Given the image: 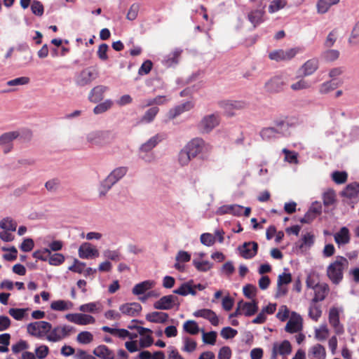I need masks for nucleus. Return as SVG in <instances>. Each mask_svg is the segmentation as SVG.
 Segmentation results:
<instances>
[{
  "label": "nucleus",
  "mask_w": 359,
  "mask_h": 359,
  "mask_svg": "<svg viewBox=\"0 0 359 359\" xmlns=\"http://www.w3.org/2000/svg\"><path fill=\"white\" fill-rule=\"evenodd\" d=\"M259 135L263 140L269 141L278 137L275 127H266L261 130Z\"/></svg>",
  "instance_id": "39"
},
{
  "label": "nucleus",
  "mask_w": 359,
  "mask_h": 359,
  "mask_svg": "<svg viewBox=\"0 0 359 359\" xmlns=\"http://www.w3.org/2000/svg\"><path fill=\"white\" fill-rule=\"evenodd\" d=\"M194 107V104L190 101H187L182 104L177 105L170 109L168 112L169 118L173 119L183 112L191 110Z\"/></svg>",
  "instance_id": "26"
},
{
  "label": "nucleus",
  "mask_w": 359,
  "mask_h": 359,
  "mask_svg": "<svg viewBox=\"0 0 359 359\" xmlns=\"http://www.w3.org/2000/svg\"><path fill=\"white\" fill-rule=\"evenodd\" d=\"M186 149L189 152L191 157H196L198 155H207L210 153L212 146L206 143L202 138L192 139L186 146Z\"/></svg>",
  "instance_id": "2"
},
{
  "label": "nucleus",
  "mask_w": 359,
  "mask_h": 359,
  "mask_svg": "<svg viewBox=\"0 0 359 359\" xmlns=\"http://www.w3.org/2000/svg\"><path fill=\"white\" fill-rule=\"evenodd\" d=\"M140 10V6L138 4H133L126 15V18L128 20H134L136 19Z\"/></svg>",
  "instance_id": "60"
},
{
  "label": "nucleus",
  "mask_w": 359,
  "mask_h": 359,
  "mask_svg": "<svg viewBox=\"0 0 359 359\" xmlns=\"http://www.w3.org/2000/svg\"><path fill=\"white\" fill-rule=\"evenodd\" d=\"M217 336V332L215 331L209 332L203 331V341L206 344L214 345L216 342Z\"/></svg>",
  "instance_id": "54"
},
{
  "label": "nucleus",
  "mask_w": 359,
  "mask_h": 359,
  "mask_svg": "<svg viewBox=\"0 0 359 359\" xmlns=\"http://www.w3.org/2000/svg\"><path fill=\"white\" fill-rule=\"evenodd\" d=\"M97 72L93 67H88L77 76L76 82L80 86L90 84L97 77Z\"/></svg>",
  "instance_id": "10"
},
{
  "label": "nucleus",
  "mask_w": 359,
  "mask_h": 359,
  "mask_svg": "<svg viewBox=\"0 0 359 359\" xmlns=\"http://www.w3.org/2000/svg\"><path fill=\"white\" fill-rule=\"evenodd\" d=\"M200 240L201 243L206 246H211L215 243V238L209 233H202Z\"/></svg>",
  "instance_id": "62"
},
{
  "label": "nucleus",
  "mask_w": 359,
  "mask_h": 359,
  "mask_svg": "<svg viewBox=\"0 0 359 359\" xmlns=\"http://www.w3.org/2000/svg\"><path fill=\"white\" fill-rule=\"evenodd\" d=\"M93 339V335L87 331L81 332L77 335V340L81 344H89Z\"/></svg>",
  "instance_id": "58"
},
{
  "label": "nucleus",
  "mask_w": 359,
  "mask_h": 359,
  "mask_svg": "<svg viewBox=\"0 0 359 359\" xmlns=\"http://www.w3.org/2000/svg\"><path fill=\"white\" fill-rule=\"evenodd\" d=\"M328 320L330 325L334 329L336 334L344 332V327L339 321V311L337 307H332L329 311Z\"/></svg>",
  "instance_id": "14"
},
{
  "label": "nucleus",
  "mask_w": 359,
  "mask_h": 359,
  "mask_svg": "<svg viewBox=\"0 0 359 359\" xmlns=\"http://www.w3.org/2000/svg\"><path fill=\"white\" fill-rule=\"evenodd\" d=\"M159 111L158 107H152L148 109L139 121V123H151Z\"/></svg>",
  "instance_id": "35"
},
{
  "label": "nucleus",
  "mask_w": 359,
  "mask_h": 359,
  "mask_svg": "<svg viewBox=\"0 0 359 359\" xmlns=\"http://www.w3.org/2000/svg\"><path fill=\"white\" fill-rule=\"evenodd\" d=\"M238 307L241 308V311L245 316H252L258 311V306L256 300H253L252 302H243V301H240L238 302Z\"/></svg>",
  "instance_id": "28"
},
{
  "label": "nucleus",
  "mask_w": 359,
  "mask_h": 359,
  "mask_svg": "<svg viewBox=\"0 0 359 359\" xmlns=\"http://www.w3.org/2000/svg\"><path fill=\"white\" fill-rule=\"evenodd\" d=\"M0 228L7 231H15L17 228V224L12 219L6 217L0 222Z\"/></svg>",
  "instance_id": "46"
},
{
  "label": "nucleus",
  "mask_w": 359,
  "mask_h": 359,
  "mask_svg": "<svg viewBox=\"0 0 359 359\" xmlns=\"http://www.w3.org/2000/svg\"><path fill=\"white\" fill-rule=\"evenodd\" d=\"M292 352V346L289 341L284 340L281 343H274L270 359H276L277 355H288Z\"/></svg>",
  "instance_id": "13"
},
{
  "label": "nucleus",
  "mask_w": 359,
  "mask_h": 359,
  "mask_svg": "<svg viewBox=\"0 0 359 359\" xmlns=\"http://www.w3.org/2000/svg\"><path fill=\"white\" fill-rule=\"evenodd\" d=\"M83 312L97 313L101 309V304L99 302H90L83 304L79 308Z\"/></svg>",
  "instance_id": "48"
},
{
  "label": "nucleus",
  "mask_w": 359,
  "mask_h": 359,
  "mask_svg": "<svg viewBox=\"0 0 359 359\" xmlns=\"http://www.w3.org/2000/svg\"><path fill=\"white\" fill-rule=\"evenodd\" d=\"M180 305L179 299L177 296L169 294L160 298L154 304V308L157 310H170L174 306L178 309Z\"/></svg>",
  "instance_id": "7"
},
{
  "label": "nucleus",
  "mask_w": 359,
  "mask_h": 359,
  "mask_svg": "<svg viewBox=\"0 0 359 359\" xmlns=\"http://www.w3.org/2000/svg\"><path fill=\"white\" fill-rule=\"evenodd\" d=\"M220 118L218 114L206 115L198 124V128L203 133H209L219 124Z\"/></svg>",
  "instance_id": "4"
},
{
  "label": "nucleus",
  "mask_w": 359,
  "mask_h": 359,
  "mask_svg": "<svg viewBox=\"0 0 359 359\" xmlns=\"http://www.w3.org/2000/svg\"><path fill=\"white\" fill-rule=\"evenodd\" d=\"M126 167H119L114 169L104 180L102 183V187L104 191H101L100 194L104 195L105 193L120 179H121L127 172Z\"/></svg>",
  "instance_id": "3"
},
{
  "label": "nucleus",
  "mask_w": 359,
  "mask_h": 359,
  "mask_svg": "<svg viewBox=\"0 0 359 359\" xmlns=\"http://www.w3.org/2000/svg\"><path fill=\"white\" fill-rule=\"evenodd\" d=\"M20 136L18 130H13L4 133L0 135V147L4 154H7L13 148V141Z\"/></svg>",
  "instance_id": "8"
},
{
  "label": "nucleus",
  "mask_w": 359,
  "mask_h": 359,
  "mask_svg": "<svg viewBox=\"0 0 359 359\" xmlns=\"http://www.w3.org/2000/svg\"><path fill=\"white\" fill-rule=\"evenodd\" d=\"M93 353L101 359H114L115 358L114 352L105 345H100L96 347Z\"/></svg>",
  "instance_id": "34"
},
{
  "label": "nucleus",
  "mask_w": 359,
  "mask_h": 359,
  "mask_svg": "<svg viewBox=\"0 0 359 359\" xmlns=\"http://www.w3.org/2000/svg\"><path fill=\"white\" fill-rule=\"evenodd\" d=\"M51 325L46 321H36L27 325V332L35 337H43L51 329Z\"/></svg>",
  "instance_id": "6"
},
{
  "label": "nucleus",
  "mask_w": 359,
  "mask_h": 359,
  "mask_svg": "<svg viewBox=\"0 0 359 359\" xmlns=\"http://www.w3.org/2000/svg\"><path fill=\"white\" fill-rule=\"evenodd\" d=\"M322 315L321 306L311 301L309 309V316L317 322Z\"/></svg>",
  "instance_id": "41"
},
{
  "label": "nucleus",
  "mask_w": 359,
  "mask_h": 359,
  "mask_svg": "<svg viewBox=\"0 0 359 359\" xmlns=\"http://www.w3.org/2000/svg\"><path fill=\"white\" fill-rule=\"evenodd\" d=\"M329 334V330L326 325H321L320 328L315 330V337L320 340H325Z\"/></svg>",
  "instance_id": "55"
},
{
  "label": "nucleus",
  "mask_w": 359,
  "mask_h": 359,
  "mask_svg": "<svg viewBox=\"0 0 359 359\" xmlns=\"http://www.w3.org/2000/svg\"><path fill=\"white\" fill-rule=\"evenodd\" d=\"M287 4V0H273L269 6V12L271 13H276L284 8Z\"/></svg>",
  "instance_id": "47"
},
{
  "label": "nucleus",
  "mask_w": 359,
  "mask_h": 359,
  "mask_svg": "<svg viewBox=\"0 0 359 359\" xmlns=\"http://www.w3.org/2000/svg\"><path fill=\"white\" fill-rule=\"evenodd\" d=\"M241 255L246 259L253 258L257 253L258 244L255 242H245L238 247Z\"/></svg>",
  "instance_id": "15"
},
{
  "label": "nucleus",
  "mask_w": 359,
  "mask_h": 359,
  "mask_svg": "<svg viewBox=\"0 0 359 359\" xmlns=\"http://www.w3.org/2000/svg\"><path fill=\"white\" fill-rule=\"evenodd\" d=\"M173 292L182 296H187L188 294L192 295L196 294V290L187 283L182 284L179 288L173 290Z\"/></svg>",
  "instance_id": "44"
},
{
  "label": "nucleus",
  "mask_w": 359,
  "mask_h": 359,
  "mask_svg": "<svg viewBox=\"0 0 359 359\" xmlns=\"http://www.w3.org/2000/svg\"><path fill=\"white\" fill-rule=\"evenodd\" d=\"M112 104H113V102L111 100H107L97 104L94 108L93 111L95 114L104 113V112L107 111L108 109H109L111 107Z\"/></svg>",
  "instance_id": "52"
},
{
  "label": "nucleus",
  "mask_w": 359,
  "mask_h": 359,
  "mask_svg": "<svg viewBox=\"0 0 359 359\" xmlns=\"http://www.w3.org/2000/svg\"><path fill=\"white\" fill-rule=\"evenodd\" d=\"M184 346L182 348V351L187 353L194 352L197 347V343L195 340L190 337H184L183 339Z\"/></svg>",
  "instance_id": "45"
},
{
  "label": "nucleus",
  "mask_w": 359,
  "mask_h": 359,
  "mask_svg": "<svg viewBox=\"0 0 359 359\" xmlns=\"http://www.w3.org/2000/svg\"><path fill=\"white\" fill-rule=\"evenodd\" d=\"M314 243V236L311 233H306L302 237V240L299 241V244L298 247L300 249H303L304 248H310Z\"/></svg>",
  "instance_id": "49"
},
{
  "label": "nucleus",
  "mask_w": 359,
  "mask_h": 359,
  "mask_svg": "<svg viewBox=\"0 0 359 359\" xmlns=\"http://www.w3.org/2000/svg\"><path fill=\"white\" fill-rule=\"evenodd\" d=\"M337 86H338V83L333 81H327V82L322 83L320 86L319 92L321 94H327L330 92L336 89L337 88Z\"/></svg>",
  "instance_id": "50"
},
{
  "label": "nucleus",
  "mask_w": 359,
  "mask_h": 359,
  "mask_svg": "<svg viewBox=\"0 0 359 359\" xmlns=\"http://www.w3.org/2000/svg\"><path fill=\"white\" fill-rule=\"evenodd\" d=\"M218 104L226 114L230 116L234 114L235 110L242 109L246 106L245 102L238 100H222L219 102Z\"/></svg>",
  "instance_id": "12"
},
{
  "label": "nucleus",
  "mask_w": 359,
  "mask_h": 359,
  "mask_svg": "<svg viewBox=\"0 0 359 359\" xmlns=\"http://www.w3.org/2000/svg\"><path fill=\"white\" fill-rule=\"evenodd\" d=\"M193 264L196 268V269L199 271H208L212 268V264L208 261H197L196 259L193 260Z\"/></svg>",
  "instance_id": "56"
},
{
  "label": "nucleus",
  "mask_w": 359,
  "mask_h": 359,
  "mask_svg": "<svg viewBox=\"0 0 359 359\" xmlns=\"http://www.w3.org/2000/svg\"><path fill=\"white\" fill-rule=\"evenodd\" d=\"M182 50L180 49H175L168 55H165L162 62L166 67H171L178 63Z\"/></svg>",
  "instance_id": "31"
},
{
  "label": "nucleus",
  "mask_w": 359,
  "mask_h": 359,
  "mask_svg": "<svg viewBox=\"0 0 359 359\" xmlns=\"http://www.w3.org/2000/svg\"><path fill=\"white\" fill-rule=\"evenodd\" d=\"M349 43L353 45L359 44V21L355 25L352 30L349 38Z\"/></svg>",
  "instance_id": "61"
},
{
  "label": "nucleus",
  "mask_w": 359,
  "mask_h": 359,
  "mask_svg": "<svg viewBox=\"0 0 359 359\" xmlns=\"http://www.w3.org/2000/svg\"><path fill=\"white\" fill-rule=\"evenodd\" d=\"M302 330V318L300 316L293 314L287 321L285 330L288 333H296Z\"/></svg>",
  "instance_id": "20"
},
{
  "label": "nucleus",
  "mask_w": 359,
  "mask_h": 359,
  "mask_svg": "<svg viewBox=\"0 0 359 359\" xmlns=\"http://www.w3.org/2000/svg\"><path fill=\"white\" fill-rule=\"evenodd\" d=\"M67 334L65 327L55 328L48 336L47 339L51 341H58L63 339Z\"/></svg>",
  "instance_id": "37"
},
{
  "label": "nucleus",
  "mask_w": 359,
  "mask_h": 359,
  "mask_svg": "<svg viewBox=\"0 0 359 359\" xmlns=\"http://www.w3.org/2000/svg\"><path fill=\"white\" fill-rule=\"evenodd\" d=\"M79 257L82 259H90L99 257L98 250L90 243H83L79 248Z\"/></svg>",
  "instance_id": "16"
},
{
  "label": "nucleus",
  "mask_w": 359,
  "mask_h": 359,
  "mask_svg": "<svg viewBox=\"0 0 359 359\" xmlns=\"http://www.w3.org/2000/svg\"><path fill=\"white\" fill-rule=\"evenodd\" d=\"M311 86V84L309 81L305 80L304 79H301L299 81H297L296 83H292L290 86V88H292V90L297 91V90H304V89H308Z\"/></svg>",
  "instance_id": "53"
},
{
  "label": "nucleus",
  "mask_w": 359,
  "mask_h": 359,
  "mask_svg": "<svg viewBox=\"0 0 359 359\" xmlns=\"http://www.w3.org/2000/svg\"><path fill=\"white\" fill-rule=\"evenodd\" d=\"M274 124L278 135L287 137L291 135L290 128L292 125L289 122L285 120H277L274 122Z\"/></svg>",
  "instance_id": "30"
},
{
  "label": "nucleus",
  "mask_w": 359,
  "mask_h": 359,
  "mask_svg": "<svg viewBox=\"0 0 359 359\" xmlns=\"http://www.w3.org/2000/svg\"><path fill=\"white\" fill-rule=\"evenodd\" d=\"M314 297L311 301L313 303L323 301L330 291L329 286L327 283H317L313 287Z\"/></svg>",
  "instance_id": "19"
},
{
  "label": "nucleus",
  "mask_w": 359,
  "mask_h": 359,
  "mask_svg": "<svg viewBox=\"0 0 359 359\" xmlns=\"http://www.w3.org/2000/svg\"><path fill=\"white\" fill-rule=\"evenodd\" d=\"M107 90V87L104 86H97L94 87L90 92L88 99L91 102H98L104 97V93Z\"/></svg>",
  "instance_id": "29"
},
{
  "label": "nucleus",
  "mask_w": 359,
  "mask_h": 359,
  "mask_svg": "<svg viewBox=\"0 0 359 359\" xmlns=\"http://www.w3.org/2000/svg\"><path fill=\"white\" fill-rule=\"evenodd\" d=\"M146 320L154 323H165L169 316L167 313L161 311H153L146 315Z\"/></svg>",
  "instance_id": "32"
},
{
  "label": "nucleus",
  "mask_w": 359,
  "mask_h": 359,
  "mask_svg": "<svg viewBox=\"0 0 359 359\" xmlns=\"http://www.w3.org/2000/svg\"><path fill=\"white\" fill-rule=\"evenodd\" d=\"M163 139V136L160 134H157L151 137L147 142L144 143L140 149L143 151L147 152L154 148L158 142Z\"/></svg>",
  "instance_id": "38"
},
{
  "label": "nucleus",
  "mask_w": 359,
  "mask_h": 359,
  "mask_svg": "<svg viewBox=\"0 0 359 359\" xmlns=\"http://www.w3.org/2000/svg\"><path fill=\"white\" fill-rule=\"evenodd\" d=\"M183 330L185 332L191 335H196L200 331L198 323L193 320H188L184 322L183 325Z\"/></svg>",
  "instance_id": "40"
},
{
  "label": "nucleus",
  "mask_w": 359,
  "mask_h": 359,
  "mask_svg": "<svg viewBox=\"0 0 359 359\" xmlns=\"http://www.w3.org/2000/svg\"><path fill=\"white\" fill-rule=\"evenodd\" d=\"M308 358L309 359H325L326 351L325 347L320 344L312 346L308 351Z\"/></svg>",
  "instance_id": "25"
},
{
  "label": "nucleus",
  "mask_w": 359,
  "mask_h": 359,
  "mask_svg": "<svg viewBox=\"0 0 359 359\" xmlns=\"http://www.w3.org/2000/svg\"><path fill=\"white\" fill-rule=\"evenodd\" d=\"M152 286V283L149 280H145L135 285L133 288V293L135 295L144 294Z\"/></svg>",
  "instance_id": "43"
},
{
  "label": "nucleus",
  "mask_w": 359,
  "mask_h": 359,
  "mask_svg": "<svg viewBox=\"0 0 359 359\" xmlns=\"http://www.w3.org/2000/svg\"><path fill=\"white\" fill-rule=\"evenodd\" d=\"M231 350L229 346H222L218 353L217 359H230Z\"/></svg>",
  "instance_id": "64"
},
{
  "label": "nucleus",
  "mask_w": 359,
  "mask_h": 359,
  "mask_svg": "<svg viewBox=\"0 0 359 359\" xmlns=\"http://www.w3.org/2000/svg\"><path fill=\"white\" fill-rule=\"evenodd\" d=\"M301 50L299 48H293L287 50H276L269 54V57L276 62L288 61L295 57Z\"/></svg>",
  "instance_id": "5"
},
{
  "label": "nucleus",
  "mask_w": 359,
  "mask_h": 359,
  "mask_svg": "<svg viewBox=\"0 0 359 359\" xmlns=\"http://www.w3.org/2000/svg\"><path fill=\"white\" fill-rule=\"evenodd\" d=\"M318 67V61L313 58L306 61L300 68L303 76H306L313 74Z\"/></svg>",
  "instance_id": "33"
},
{
  "label": "nucleus",
  "mask_w": 359,
  "mask_h": 359,
  "mask_svg": "<svg viewBox=\"0 0 359 359\" xmlns=\"http://www.w3.org/2000/svg\"><path fill=\"white\" fill-rule=\"evenodd\" d=\"M142 309L140 304L137 302L126 303L120 306L119 310L122 314L131 317L137 316Z\"/></svg>",
  "instance_id": "17"
},
{
  "label": "nucleus",
  "mask_w": 359,
  "mask_h": 359,
  "mask_svg": "<svg viewBox=\"0 0 359 359\" xmlns=\"http://www.w3.org/2000/svg\"><path fill=\"white\" fill-rule=\"evenodd\" d=\"M264 7L262 6V2H260V5L259 8L255 10L251 11L248 15V18L249 21L255 27L257 25H259L264 21Z\"/></svg>",
  "instance_id": "22"
},
{
  "label": "nucleus",
  "mask_w": 359,
  "mask_h": 359,
  "mask_svg": "<svg viewBox=\"0 0 359 359\" xmlns=\"http://www.w3.org/2000/svg\"><path fill=\"white\" fill-rule=\"evenodd\" d=\"M238 332L236 330H234L230 327H224L220 332L221 336L226 339H232L236 334Z\"/></svg>",
  "instance_id": "63"
},
{
  "label": "nucleus",
  "mask_w": 359,
  "mask_h": 359,
  "mask_svg": "<svg viewBox=\"0 0 359 359\" xmlns=\"http://www.w3.org/2000/svg\"><path fill=\"white\" fill-rule=\"evenodd\" d=\"M339 2V0H319L317 3L318 12L320 13H325L330 7Z\"/></svg>",
  "instance_id": "42"
},
{
  "label": "nucleus",
  "mask_w": 359,
  "mask_h": 359,
  "mask_svg": "<svg viewBox=\"0 0 359 359\" xmlns=\"http://www.w3.org/2000/svg\"><path fill=\"white\" fill-rule=\"evenodd\" d=\"M286 85L287 83L283 77L275 76L265 83L264 88L269 93H277L282 91Z\"/></svg>",
  "instance_id": "11"
},
{
  "label": "nucleus",
  "mask_w": 359,
  "mask_h": 359,
  "mask_svg": "<svg viewBox=\"0 0 359 359\" xmlns=\"http://www.w3.org/2000/svg\"><path fill=\"white\" fill-rule=\"evenodd\" d=\"M27 309H10L8 311V313L15 320H22Z\"/></svg>",
  "instance_id": "59"
},
{
  "label": "nucleus",
  "mask_w": 359,
  "mask_h": 359,
  "mask_svg": "<svg viewBox=\"0 0 359 359\" xmlns=\"http://www.w3.org/2000/svg\"><path fill=\"white\" fill-rule=\"evenodd\" d=\"M243 207L239 205H224L219 207L217 210V215H223L231 214L234 216H241L243 215Z\"/></svg>",
  "instance_id": "21"
},
{
  "label": "nucleus",
  "mask_w": 359,
  "mask_h": 359,
  "mask_svg": "<svg viewBox=\"0 0 359 359\" xmlns=\"http://www.w3.org/2000/svg\"><path fill=\"white\" fill-rule=\"evenodd\" d=\"M110 136L109 131H95L88 135L87 140L92 145L101 146L109 142Z\"/></svg>",
  "instance_id": "9"
},
{
  "label": "nucleus",
  "mask_w": 359,
  "mask_h": 359,
  "mask_svg": "<svg viewBox=\"0 0 359 359\" xmlns=\"http://www.w3.org/2000/svg\"><path fill=\"white\" fill-rule=\"evenodd\" d=\"M194 316L197 318H203L209 320V322L214 326L219 325V318L212 310L208 309H203L196 311Z\"/></svg>",
  "instance_id": "18"
},
{
  "label": "nucleus",
  "mask_w": 359,
  "mask_h": 359,
  "mask_svg": "<svg viewBox=\"0 0 359 359\" xmlns=\"http://www.w3.org/2000/svg\"><path fill=\"white\" fill-rule=\"evenodd\" d=\"M348 259L342 256H337L335 260L327 268V276L330 281L338 285L344 278V271L348 267Z\"/></svg>",
  "instance_id": "1"
},
{
  "label": "nucleus",
  "mask_w": 359,
  "mask_h": 359,
  "mask_svg": "<svg viewBox=\"0 0 359 359\" xmlns=\"http://www.w3.org/2000/svg\"><path fill=\"white\" fill-rule=\"evenodd\" d=\"M334 238L339 246L348 244L351 240L348 229L346 226L341 227L340 230L334 235Z\"/></svg>",
  "instance_id": "27"
},
{
  "label": "nucleus",
  "mask_w": 359,
  "mask_h": 359,
  "mask_svg": "<svg viewBox=\"0 0 359 359\" xmlns=\"http://www.w3.org/2000/svg\"><path fill=\"white\" fill-rule=\"evenodd\" d=\"M341 196L351 200H357L359 196V183L348 184L341 191Z\"/></svg>",
  "instance_id": "24"
},
{
  "label": "nucleus",
  "mask_w": 359,
  "mask_h": 359,
  "mask_svg": "<svg viewBox=\"0 0 359 359\" xmlns=\"http://www.w3.org/2000/svg\"><path fill=\"white\" fill-rule=\"evenodd\" d=\"M322 198L325 207L334 205L337 203L335 191L332 189H327L323 193Z\"/></svg>",
  "instance_id": "36"
},
{
  "label": "nucleus",
  "mask_w": 359,
  "mask_h": 359,
  "mask_svg": "<svg viewBox=\"0 0 359 359\" xmlns=\"http://www.w3.org/2000/svg\"><path fill=\"white\" fill-rule=\"evenodd\" d=\"M332 180L337 184L345 183L348 179V174L345 171H334L332 174Z\"/></svg>",
  "instance_id": "51"
},
{
  "label": "nucleus",
  "mask_w": 359,
  "mask_h": 359,
  "mask_svg": "<svg viewBox=\"0 0 359 359\" xmlns=\"http://www.w3.org/2000/svg\"><path fill=\"white\" fill-rule=\"evenodd\" d=\"M69 321L78 325H86L93 324L95 321L94 317L83 313L69 314Z\"/></svg>",
  "instance_id": "23"
},
{
  "label": "nucleus",
  "mask_w": 359,
  "mask_h": 359,
  "mask_svg": "<svg viewBox=\"0 0 359 359\" xmlns=\"http://www.w3.org/2000/svg\"><path fill=\"white\" fill-rule=\"evenodd\" d=\"M282 151L285 154V161L289 162L290 163H298L297 152L290 151L285 148H284L282 150Z\"/></svg>",
  "instance_id": "57"
}]
</instances>
